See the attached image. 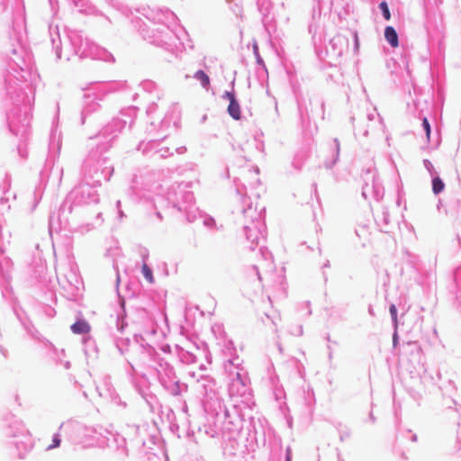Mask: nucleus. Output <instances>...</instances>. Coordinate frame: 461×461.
<instances>
[{"mask_svg":"<svg viewBox=\"0 0 461 461\" xmlns=\"http://www.w3.org/2000/svg\"><path fill=\"white\" fill-rule=\"evenodd\" d=\"M60 445V438H59V435H55L54 438H53V444L49 446V449L50 448H53V447H57Z\"/></svg>","mask_w":461,"mask_h":461,"instance_id":"nucleus-10","label":"nucleus"},{"mask_svg":"<svg viewBox=\"0 0 461 461\" xmlns=\"http://www.w3.org/2000/svg\"><path fill=\"white\" fill-rule=\"evenodd\" d=\"M444 187H445V185H444L443 181L438 176L434 177L432 179V190L435 194H438L440 192H442Z\"/></svg>","mask_w":461,"mask_h":461,"instance_id":"nucleus-4","label":"nucleus"},{"mask_svg":"<svg viewBox=\"0 0 461 461\" xmlns=\"http://www.w3.org/2000/svg\"><path fill=\"white\" fill-rule=\"evenodd\" d=\"M225 96L230 101L229 106H228V113L235 120H239L240 118V107L239 103L237 102L234 95L230 92L225 93Z\"/></svg>","mask_w":461,"mask_h":461,"instance_id":"nucleus-1","label":"nucleus"},{"mask_svg":"<svg viewBox=\"0 0 461 461\" xmlns=\"http://www.w3.org/2000/svg\"><path fill=\"white\" fill-rule=\"evenodd\" d=\"M141 271H142L144 277L149 284L154 283V276H153L152 270L146 263H144L142 265Z\"/></svg>","mask_w":461,"mask_h":461,"instance_id":"nucleus-5","label":"nucleus"},{"mask_svg":"<svg viewBox=\"0 0 461 461\" xmlns=\"http://www.w3.org/2000/svg\"><path fill=\"white\" fill-rule=\"evenodd\" d=\"M90 325L85 321H77L71 325V330L76 334H86L90 331Z\"/></svg>","mask_w":461,"mask_h":461,"instance_id":"nucleus-3","label":"nucleus"},{"mask_svg":"<svg viewBox=\"0 0 461 461\" xmlns=\"http://www.w3.org/2000/svg\"><path fill=\"white\" fill-rule=\"evenodd\" d=\"M379 7L383 12V15H384V19L389 21L391 19V14H390L387 4L385 2H382V3H380Z\"/></svg>","mask_w":461,"mask_h":461,"instance_id":"nucleus-7","label":"nucleus"},{"mask_svg":"<svg viewBox=\"0 0 461 461\" xmlns=\"http://www.w3.org/2000/svg\"><path fill=\"white\" fill-rule=\"evenodd\" d=\"M384 37L393 48H397L399 46L398 34L393 27L387 26L385 28Z\"/></svg>","mask_w":461,"mask_h":461,"instance_id":"nucleus-2","label":"nucleus"},{"mask_svg":"<svg viewBox=\"0 0 461 461\" xmlns=\"http://www.w3.org/2000/svg\"><path fill=\"white\" fill-rule=\"evenodd\" d=\"M194 77L196 79L200 80L203 86H204V87H206L210 85V78L203 70H198L195 73Z\"/></svg>","mask_w":461,"mask_h":461,"instance_id":"nucleus-6","label":"nucleus"},{"mask_svg":"<svg viewBox=\"0 0 461 461\" xmlns=\"http://www.w3.org/2000/svg\"><path fill=\"white\" fill-rule=\"evenodd\" d=\"M286 461H291V458L289 456H287Z\"/></svg>","mask_w":461,"mask_h":461,"instance_id":"nucleus-11","label":"nucleus"},{"mask_svg":"<svg viewBox=\"0 0 461 461\" xmlns=\"http://www.w3.org/2000/svg\"><path fill=\"white\" fill-rule=\"evenodd\" d=\"M390 313L392 315L393 321L396 323L397 322V311H396V307L394 304H392L390 306Z\"/></svg>","mask_w":461,"mask_h":461,"instance_id":"nucleus-9","label":"nucleus"},{"mask_svg":"<svg viewBox=\"0 0 461 461\" xmlns=\"http://www.w3.org/2000/svg\"><path fill=\"white\" fill-rule=\"evenodd\" d=\"M422 125H423L424 130L426 131L427 139L429 140V137H430V125H429V121H428L427 118L423 119Z\"/></svg>","mask_w":461,"mask_h":461,"instance_id":"nucleus-8","label":"nucleus"}]
</instances>
